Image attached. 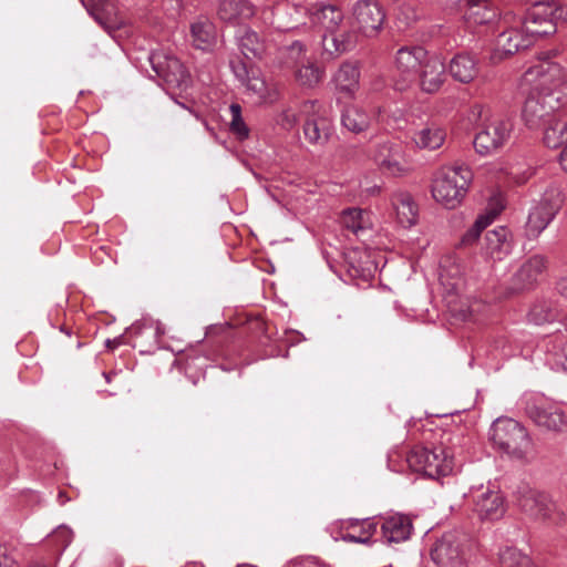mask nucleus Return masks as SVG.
<instances>
[{
    "instance_id": "obj_1",
    "label": "nucleus",
    "mask_w": 567,
    "mask_h": 567,
    "mask_svg": "<svg viewBox=\"0 0 567 567\" xmlns=\"http://www.w3.org/2000/svg\"><path fill=\"white\" fill-rule=\"evenodd\" d=\"M473 181L472 169L455 163L437 169L432 181L433 198L447 209L458 207L465 198Z\"/></svg>"
},
{
    "instance_id": "obj_2",
    "label": "nucleus",
    "mask_w": 567,
    "mask_h": 567,
    "mask_svg": "<svg viewBox=\"0 0 567 567\" xmlns=\"http://www.w3.org/2000/svg\"><path fill=\"white\" fill-rule=\"evenodd\" d=\"M493 444L509 457L529 463L535 458V450L527 430L511 417L496 419L489 430Z\"/></svg>"
},
{
    "instance_id": "obj_3",
    "label": "nucleus",
    "mask_w": 567,
    "mask_h": 567,
    "mask_svg": "<svg viewBox=\"0 0 567 567\" xmlns=\"http://www.w3.org/2000/svg\"><path fill=\"white\" fill-rule=\"evenodd\" d=\"M478 546L467 533H444L431 548V559L439 567H464L476 558Z\"/></svg>"
},
{
    "instance_id": "obj_4",
    "label": "nucleus",
    "mask_w": 567,
    "mask_h": 567,
    "mask_svg": "<svg viewBox=\"0 0 567 567\" xmlns=\"http://www.w3.org/2000/svg\"><path fill=\"white\" fill-rule=\"evenodd\" d=\"M516 503L520 512L533 522L559 526L565 523L566 514L553 496L528 485L517 489Z\"/></svg>"
},
{
    "instance_id": "obj_5",
    "label": "nucleus",
    "mask_w": 567,
    "mask_h": 567,
    "mask_svg": "<svg viewBox=\"0 0 567 567\" xmlns=\"http://www.w3.org/2000/svg\"><path fill=\"white\" fill-rule=\"evenodd\" d=\"M450 450L451 447L430 450L416 446L409 452L406 462L412 471L422 473L431 478H439L452 473L454 458L460 454L458 451Z\"/></svg>"
},
{
    "instance_id": "obj_6",
    "label": "nucleus",
    "mask_w": 567,
    "mask_h": 567,
    "mask_svg": "<svg viewBox=\"0 0 567 567\" xmlns=\"http://www.w3.org/2000/svg\"><path fill=\"white\" fill-rule=\"evenodd\" d=\"M567 103V93L561 90L542 89L529 95L523 107V120L529 128H540L555 116L554 112Z\"/></svg>"
},
{
    "instance_id": "obj_7",
    "label": "nucleus",
    "mask_w": 567,
    "mask_h": 567,
    "mask_svg": "<svg viewBox=\"0 0 567 567\" xmlns=\"http://www.w3.org/2000/svg\"><path fill=\"white\" fill-rule=\"evenodd\" d=\"M520 406L540 427L558 432L566 425V417L561 409L553 404L543 394L525 393L520 399Z\"/></svg>"
},
{
    "instance_id": "obj_8",
    "label": "nucleus",
    "mask_w": 567,
    "mask_h": 567,
    "mask_svg": "<svg viewBox=\"0 0 567 567\" xmlns=\"http://www.w3.org/2000/svg\"><path fill=\"white\" fill-rule=\"evenodd\" d=\"M514 124L511 118L494 117L475 134L473 146L481 156L497 153L509 141Z\"/></svg>"
},
{
    "instance_id": "obj_9",
    "label": "nucleus",
    "mask_w": 567,
    "mask_h": 567,
    "mask_svg": "<svg viewBox=\"0 0 567 567\" xmlns=\"http://www.w3.org/2000/svg\"><path fill=\"white\" fill-rule=\"evenodd\" d=\"M429 54L422 47H402L394 58V86L399 91L408 89L417 79L419 71Z\"/></svg>"
},
{
    "instance_id": "obj_10",
    "label": "nucleus",
    "mask_w": 567,
    "mask_h": 567,
    "mask_svg": "<svg viewBox=\"0 0 567 567\" xmlns=\"http://www.w3.org/2000/svg\"><path fill=\"white\" fill-rule=\"evenodd\" d=\"M473 514L482 522H494L505 514V502L502 493L489 486H481L471 491Z\"/></svg>"
},
{
    "instance_id": "obj_11",
    "label": "nucleus",
    "mask_w": 567,
    "mask_h": 567,
    "mask_svg": "<svg viewBox=\"0 0 567 567\" xmlns=\"http://www.w3.org/2000/svg\"><path fill=\"white\" fill-rule=\"evenodd\" d=\"M148 60L154 72L168 85L177 89L187 87L189 74L176 56L156 51L148 55Z\"/></svg>"
},
{
    "instance_id": "obj_12",
    "label": "nucleus",
    "mask_w": 567,
    "mask_h": 567,
    "mask_svg": "<svg viewBox=\"0 0 567 567\" xmlns=\"http://www.w3.org/2000/svg\"><path fill=\"white\" fill-rule=\"evenodd\" d=\"M358 43V33L349 21L343 22L338 28L322 34L323 54L331 59H337L342 54L351 52Z\"/></svg>"
},
{
    "instance_id": "obj_13",
    "label": "nucleus",
    "mask_w": 567,
    "mask_h": 567,
    "mask_svg": "<svg viewBox=\"0 0 567 567\" xmlns=\"http://www.w3.org/2000/svg\"><path fill=\"white\" fill-rule=\"evenodd\" d=\"M360 63L355 60H346L332 73L330 84L340 97L354 99L360 89Z\"/></svg>"
},
{
    "instance_id": "obj_14",
    "label": "nucleus",
    "mask_w": 567,
    "mask_h": 567,
    "mask_svg": "<svg viewBox=\"0 0 567 567\" xmlns=\"http://www.w3.org/2000/svg\"><path fill=\"white\" fill-rule=\"evenodd\" d=\"M372 158L384 174L401 176L408 172L402 146L398 143L386 141L377 144Z\"/></svg>"
},
{
    "instance_id": "obj_15",
    "label": "nucleus",
    "mask_w": 567,
    "mask_h": 567,
    "mask_svg": "<svg viewBox=\"0 0 567 567\" xmlns=\"http://www.w3.org/2000/svg\"><path fill=\"white\" fill-rule=\"evenodd\" d=\"M352 14L359 30L367 37L375 35L385 19L383 8L374 0H358L352 8Z\"/></svg>"
},
{
    "instance_id": "obj_16",
    "label": "nucleus",
    "mask_w": 567,
    "mask_h": 567,
    "mask_svg": "<svg viewBox=\"0 0 567 567\" xmlns=\"http://www.w3.org/2000/svg\"><path fill=\"white\" fill-rule=\"evenodd\" d=\"M332 528H339L337 535H333L336 540L369 544L377 532L378 524L371 518H349L341 520L338 525L332 526Z\"/></svg>"
},
{
    "instance_id": "obj_17",
    "label": "nucleus",
    "mask_w": 567,
    "mask_h": 567,
    "mask_svg": "<svg viewBox=\"0 0 567 567\" xmlns=\"http://www.w3.org/2000/svg\"><path fill=\"white\" fill-rule=\"evenodd\" d=\"M542 7L530 9L525 18L522 31L525 37L532 39V44L537 38L546 37L556 32V23H553L555 10L551 9L549 13L543 16L540 12Z\"/></svg>"
},
{
    "instance_id": "obj_18",
    "label": "nucleus",
    "mask_w": 567,
    "mask_h": 567,
    "mask_svg": "<svg viewBox=\"0 0 567 567\" xmlns=\"http://www.w3.org/2000/svg\"><path fill=\"white\" fill-rule=\"evenodd\" d=\"M309 21L312 24L322 27L324 30L323 33H328L347 20L341 8L333 4L317 2L309 7Z\"/></svg>"
},
{
    "instance_id": "obj_19",
    "label": "nucleus",
    "mask_w": 567,
    "mask_h": 567,
    "mask_svg": "<svg viewBox=\"0 0 567 567\" xmlns=\"http://www.w3.org/2000/svg\"><path fill=\"white\" fill-rule=\"evenodd\" d=\"M444 63L436 56H427L421 66L417 78L420 87L425 93L437 92L444 83Z\"/></svg>"
},
{
    "instance_id": "obj_20",
    "label": "nucleus",
    "mask_w": 567,
    "mask_h": 567,
    "mask_svg": "<svg viewBox=\"0 0 567 567\" xmlns=\"http://www.w3.org/2000/svg\"><path fill=\"white\" fill-rule=\"evenodd\" d=\"M546 259L540 255L528 258L513 275V289L523 290L533 286L546 269Z\"/></svg>"
},
{
    "instance_id": "obj_21",
    "label": "nucleus",
    "mask_w": 567,
    "mask_h": 567,
    "mask_svg": "<svg viewBox=\"0 0 567 567\" xmlns=\"http://www.w3.org/2000/svg\"><path fill=\"white\" fill-rule=\"evenodd\" d=\"M382 537L385 543H401L410 538L412 520L403 514H391L381 523Z\"/></svg>"
},
{
    "instance_id": "obj_22",
    "label": "nucleus",
    "mask_w": 567,
    "mask_h": 567,
    "mask_svg": "<svg viewBox=\"0 0 567 567\" xmlns=\"http://www.w3.org/2000/svg\"><path fill=\"white\" fill-rule=\"evenodd\" d=\"M309 19V7L302 4H287L276 8L272 23L278 30L289 31L306 24Z\"/></svg>"
},
{
    "instance_id": "obj_23",
    "label": "nucleus",
    "mask_w": 567,
    "mask_h": 567,
    "mask_svg": "<svg viewBox=\"0 0 567 567\" xmlns=\"http://www.w3.org/2000/svg\"><path fill=\"white\" fill-rule=\"evenodd\" d=\"M89 14L109 33L124 25V21L117 16L111 14V6L106 0H81Z\"/></svg>"
},
{
    "instance_id": "obj_24",
    "label": "nucleus",
    "mask_w": 567,
    "mask_h": 567,
    "mask_svg": "<svg viewBox=\"0 0 567 567\" xmlns=\"http://www.w3.org/2000/svg\"><path fill=\"white\" fill-rule=\"evenodd\" d=\"M511 231L506 227H497L486 233L484 252L493 259L502 260L512 251Z\"/></svg>"
},
{
    "instance_id": "obj_25",
    "label": "nucleus",
    "mask_w": 567,
    "mask_h": 567,
    "mask_svg": "<svg viewBox=\"0 0 567 567\" xmlns=\"http://www.w3.org/2000/svg\"><path fill=\"white\" fill-rule=\"evenodd\" d=\"M527 319L530 323L543 326L561 319L560 302L557 299H537L529 308Z\"/></svg>"
},
{
    "instance_id": "obj_26",
    "label": "nucleus",
    "mask_w": 567,
    "mask_h": 567,
    "mask_svg": "<svg viewBox=\"0 0 567 567\" xmlns=\"http://www.w3.org/2000/svg\"><path fill=\"white\" fill-rule=\"evenodd\" d=\"M243 85L259 103H274L278 99L277 86L268 82L258 70L251 72V75Z\"/></svg>"
},
{
    "instance_id": "obj_27",
    "label": "nucleus",
    "mask_w": 567,
    "mask_h": 567,
    "mask_svg": "<svg viewBox=\"0 0 567 567\" xmlns=\"http://www.w3.org/2000/svg\"><path fill=\"white\" fill-rule=\"evenodd\" d=\"M190 35L194 47L203 51L212 50L217 40L214 23L205 17L198 18L190 24Z\"/></svg>"
},
{
    "instance_id": "obj_28",
    "label": "nucleus",
    "mask_w": 567,
    "mask_h": 567,
    "mask_svg": "<svg viewBox=\"0 0 567 567\" xmlns=\"http://www.w3.org/2000/svg\"><path fill=\"white\" fill-rule=\"evenodd\" d=\"M217 12L223 21L236 23L250 19L255 14V7L249 0H220Z\"/></svg>"
},
{
    "instance_id": "obj_29",
    "label": "nucleus",
    "mask_w": 567,
    "mask_h": 567,
    "mask_svg": "<svg viewBox=\"0 0 567 567\" xmlns=\"http://www.w3.org/2000/svg\"><path fill=\"white\" fill-rule=\"evenodd\" d=\"M341 224L358 238H363L372 228L370 214L357 207L342 212Z\"/></svg>"
},
{
    "instance_id": "obj_30",
    "label": "nucleus",
    "mask_w": 567,
    "mask_h": 567,
    "mask_svg": "<svg viewBox=\"0 0 567 567\" xmlns=\"http://www.w3.org/2000/svg\"><path fill=\"white\" fill-rule=\"evenodd\" d=\"M449 71L454 80L470 83L478 73L477 61L468 53H458L451 60Z\"/></svg>"
},
{
    "instance_id": "obj_31",
    "label": "nucleus",
    "mask_w": 567,
    "mask_h": 567,
    "mask_svg": "<svg viewBox=\"0 0 567 567\" xmlns=\"http://www.w3.org/2000/svg\"><path fill=\"white\" fill-rule=\"evenodd\" d=\"M238 48L247 59H261L267 51V44L257 32L245 28L236 35Z\"/></svg>"
},
{
    "instance_id": "obj_32",
    "label": "nucleus",
    "mask_w": 567,
    "mask_h": 567,
    "mask_svg": "<svg viewBox=\"0 0 567 567\" xmlns=\"http://www.w3.org/2000/svg\"><path fill=\"white\" fill-rule=\"evenodd\" d=\"M496 18V10L491 0H467L464 19L470 25H481L492 22Z\"/></svg>"
},
{
    "instance_id": "obj_33",
    "label": "nucleus",
    "mask_w": 567,
    "mask_h": 567,
    "mask_svg": "<svg viewBox=\"0 0 567 567\" xmlns=\"http://www.w3.org/2000/svg\"><path fill=\"white\" fill-rule=\"evenodd\" d=\"M532 45V39L525 37L522 29H509L498 34L496 47L505 55H512Z\"/></svg>"
},
{
    "instance_id": "obj_34",
    "label": "nucleus",
    "mask_w": 567,
    "mask_h": 567,
    "mask_svg": "<svg viewBox=\"0 0 567 567\" xmlns=\"http://www.w3.org/2000/svg\"><path fill=\"white\" fill-rule=\"evenodd\" d=\"M446 137L444 128L436 124H429L414 133L413 141L419 148L437 150Z\"/></svg>"
},
{
    "instance_id": "obj_35",
    "label": "nucleus",
    "mask_w": 567,
    "mask_h": 567,
    "mask_svg": "<svg viewBox=\"0 0 567 567\" xmlns=\"http://www.w3.org/2000/svg\"><path fill=\"white\" fill-rule=\"evenodd\" d=\"M393 207L396 212L399 224L404 228L415 225L417 208L409 194H398L393 197Z\"/></svg>"
},
{
    "instance_id": "obj_36",
    "label": "nucleus",
    "mask_w": 567,
    "mask_h": 567,
    "mask_svg": "<svg viewBox=\"0 0 567 567\" xmlns=\"http://www.w3.org/2000/svg\"><path fill=\"white\" fill-rule=\"evenodd\" d=\"M544 144L549 148H557L564 144L567 137V120L557 118L556 115L546 121L543 126Z\"/></svg>"
},
{
    "instance_id": "obj_37",
    "label": "nucleus",
    "mask_w": 567,
    "mask_h": 567,
    "mask_svg": "<svg viewBox=\"0 0 567 567\" xmlns=\"http://www.w3.org/2000/svg\"><path fill=\"white\" fill-rule=\"evenodd\" d=\"M293 70H295L293 74H295V79H296L297 83L300 86L307 87V89H313L317 85H319V83L322 81L323 74H324V71L322 68H320L319 65H317L316 63H313L309 60H307L306 62H303L302 64H300L299 66H297Z\"/></svg>"
},
{
    "instance_id": "obj_38",
    "label": "nucleus",
    "mask_w": 567,
    "mask_h": 567,
    "mask_svg": "<svg viewBox=\"0 0 567 567\" xmlns=\"http://www.w3.org/2000/svg\"><path fill=\"white\" fill-rule=\"evenodd\" d=\"M279 60L284 66L288 69H296L308 60L306 44L296 40L290 44L280 48Z\"/></svg>"
},
{
    "instance_id": "obj_39",
    "label": "nucleus",
    "mask_w": 567,
    "mask_h": 567,
    "mask_svg": "<svg viewBox=\"0 0 567 567\" xmlns=\"http://www.w3.org/2000/svg\"><path fill=\"white\" fill-rule=\"evenodd\" d=\"M341 123L348 131L358 134L369 127L370 117L361 107L350 105L343 110Z\"/></svg>"
},
{
    "instance_id": "obj_40",
    "label": "nucleus",
    "mask_w": 567,
    "mask_h": 567,
    "mask_svg": "<svg viewBox=\"0 0 567 567\" xmlns=\"http://www.w3.org/2000/svg\"><path fill=\"white\" fill-rule=\"evenodd\" d=\"M306 140L316 145H324L331 135V125L324 118L307 120L303 125Z\"/></svg>"
},
{
    "instance_id": "obj_41",
    "label": "nucleus",
    "mask_w": 567,
    "mask_h": 567,
    "mask_svg": "<svg viewBox=\"0 0 567 567\" xmlns=\"http://www.w3.org/2000/svg\"><path fill=\"white\" fill-rule=\"evenodd\" d=\"M554 217L537 205L533 206L529 210L528 218L525 225V233L528 238L538 237L550 224Z\"/></svg>"
},
{
    "instance_id": "obj_42",
    "label": "nucleus",
    "mask_w": 567,
    "mask_h": 567,
    "mask_svg": "<svg viewBox=\"0 0 567 567\" xmlns=\"http://www.w3.org/2000/svg\"><path fill=\"white\" fill-rule=\"evenodd\" d=\"M547 360L556 370L567 371V340L556 337L546 344Z\"/></svg>"
},
{
    "instance_id": "obj_43",
    "label": "nucleus",
    "mask_w": 567,
    "mask_h": 567,
    "mask_svg": "<svg viewBox=\"0 0 567 567\" xmlns=\"http://www.w3.org/2000/svg\"><path fill=\"white\" fill-rule=\"evenodd\" d=\"M564 202L565 195L561 188L556 185H550L546 188L540 200L536 205L544 208V210L555 217L563 207Z\"/></svg>"
},
{
    "instance_id": "obj_44",
    "label": "nucleus",
    "mask_w": 567,
    "mask_h": 567,
    "mask_svg": "<svg viewBox=\"0 0 567 567\" xmlns=\"http://www.w3.org/2000/svg\"><path fill=\"white\" fill-rule=\"evenodd\" d=\"M498 559L502 567H535L527 554L512 546L502 548Z\"/></svg>"
},
{
    "instance_id": "obj_45",
    "label": "nucleus",
    "mask_w": 567,
    "mask_h": 567,
    "mask_svg": "<svg viewBox=\"0 0 567 567\" xmlns=\"http://www.w3.org/2000/svg\"><path fill=\"white\" fill-rule=\"evenodd\" d=\"M229 112L231 115L229 124L231 133L240 141L246 140L249 136V128L241 116L240 105L237 103L230 104Z\"/></svg>"
},
{
    "instance_id": "obj_46",
    "label": "nucleus",
    "mask_w": 567,
    "mask_h": 567,
    "mask_svg": "<svg viewBox=\"0 0 567 567\" xmlns=\"http://www.w3.org/2000/svg\"><path fill=\"white\" fill-rule=\"evenodd\" d=\"M73 539V532L64 526H59L51 535L50 542L55 546L54 556H60Z\"/></svg>"
},
{
    "instance_id": "obj_47",
    "label": "nucleus",
    "mask_w": 567,
    "mask_h": 567,
    "mask_svg": "<svg viewBox=\"0 0 567 567\" xmlns=\"http://www.w3.org/2000/svg\"><path fill=\"white\" fill-rule=\"evenodd\" d=\"M491 224L487 216L478 215L472 227L462 236L461 243L466 246L474 244L481 233Z\"/></svg>"
},
{
    "instance_id": "obj_48",
    "label": "nucleus",
    "mask_w": 567,
    "mask_h": 567,
    "mask_svg": "<svg viewBox=\"0 0 567 567\" xmlns=\"http://www.w3.org/2000/svg\"><path fill=\"white\" fill-rule=\"evenodd\" d=\"M155 326L156 337H161L165 333L164 328L159 321H154L151 318H143L141 320L135 321L128 329L132 334L140 336L142 334L145 328H153Z\"/></svg>"
},
{
    "instance_id": "obj_49",
    "label": "nucleus",
    "mask_w": 567,
    "mask_h": 567,
    "mask_svg": "<svg viewBox=\"0 0 567 567\" xmlns=\"http://www.w3.org/2000/svg\"><path fill=\"white\" fill-rule=\"evenodd\" d=\"M503 209H504V198L499 193H497V194H493L489 197L487 206L485 208V213L481 214V215L487 216L488 220L491 223H493Z\"/></svg>"
},
{
    "instance_id": "obj_50",
    "label": "nucleus",
    "mask_w": 567,
    "mask_h": 567,
    "mask_svg": "<svg viewBox=\"0 0 567 567\" xmlns=\"http://www.w3.org/2000/svg\"><path fill=\"white\" fill-rule=\"evenodd\" d=\"M229 65L233 74L241 84L248 80L251 72H255L254 69H248L247 64L239 59L231 60Z\"/></svg>"
},
{
    "instance_id": "obj_51",
    "label": "nucleus",
    "mask_w": 567,
    "mask_h": 567,
    "mask_svg": "<svg viewBox=\"0 0 567 567\" xmlns=\"http://www.w3.org/2000/svg\"><path fill=\"white\" fill-rule=\"evenodd\" d=\"M538 7H542L540 12L543 16H546L551 11V9L555 10V16L553 17V23H555L556 20L561 18V10L558 8L557 3L555 1H543L537 2L534 4L532 9H537Z\"/></svg>"
},
{
    "instance_id": "obj_52",
    "label": "nucleus",
    "mask_w": 567,
    "mask_h": 567,
    "mask_svg": "<svg viewBox=\"0 0 567 567\" xmlns=\"http://www.w3.org/2000/svg\"><path fill=\"white\" fill-rule=\"evenodd\" d=\"M285 567H328L326 565L319 564L315 560H292L285 565Z\"/></svg>"
},
{
    "instance_id": "obj_53",
    "label": "nucleus",
    "mask_w": 567,
    "mask_h": 567,
    "mask_svg": "<svg viewBox=\"0 0 567 567\" xmlns=\"http://www.w3.org/2000/svg\"><path fill=\"white\" fill-rule=\"evenodd\" d=\"M556 290L559 296L567 299V274L557 280Z\"/></svg>"
},
{
    "instance_id": "obj_54",
    "label": "nucleus",
    "mask_w": 567,
    "mask_h": 567,
    "mask_svg": "<svg viewBox=\"0 0 567 567\" xmlns=\"http://www.w3.org/2000/svg\"><path fill=\"white\" fill-rule=\"evenodd\" d=\"M123 342H124V336L121 334V336L115 337L114 339H106L105 346H106V348L113 350V349H116L117 347H120L121 344H123Z\"/></svg>"
},
{
    "instance_id": "obj_55",
    "label": "nucleus",
    "mask_w": 567,
    "mask_h": 567,
    "mask_svg": "<svg viewBox=\"0 0 567 567\" xmlns=\"http://www.w3.org/2000/svg\"><path fill=\"white\" fill-rule=\"evenodd\" d=\"M561 146H563V150L559 155V162H560L563 169L567 172V137Z\"/></svg>"
},
{
    "instance_id": "obj_56",
    "label": "nucleus",
    "mask_w": 567,
    "mask_h": 567,
    "mask_svg": "<svg viewBox=\"0 0 567 567\" xmlns=\"http://www.w3.org/2000/svg\"><path fill=\"white\" fill-rule=\"evenodd\" d=\"M29 567H52V561L51 559L48 560V559H44V558H35L30 565Z\"/></svg>"
},
{
    "instance_id": "obj_57",
    "label": "nucleus",
    "mask_w": 567,
    "mask_h": 567,
    "mask_svg": "<svg viewBox=\"0 0 567 567\" xmlns=\"http://www.w3.org/2000/svg\"><path fill=\"white\" fill-rule=\"evenodd\" d=\"M402 10H406V23L409 24L411 21L416 19V13L414 12L413 8L409 4H403Z\"/></svg>"
},
{
    "instance_id": "obj_58",
    "label": "nucleus",
    "mask_w": 567,
    "mask_h": 567,
    "mask_svg": "<svg viewBox=\"0 0 567 567\" xmlns=\"http://www.w3.org/2000/svg\"><path fill=\"white\" fill-rule=\"evenodd\" d=\"M0 567H14V563L8 556L0 554Z\"/></svg>"
},
{
    "instance_id": "obj_59",
    "label": "nucleus",
    "mask_w": 567,
    "mask_h": 567,
    "mask_svg": "<svg viewBox=\"0 0 567 567\" xmlns=\"http://www.w3.org/2000/svg\"><path fill=\"white\" fill-rule=\"evenodd\" d=\"M317 105H318V101L317 100L307 101V102L303 103L302 110L305 112H307L309 110L315 109Z\"/></svg>"
},
{
    "instance_id": "obj_60",
    "label": "nucleus",
    "mask_w": 567,
    "mask_h": 567,
    "mask_svg": "<svg viewBox=\"0 0 567 567\" xmlns=\"http://www.w3.org/2000/svg\"><path fill=\"white\" fill-rule=\"evenodd\" d=\"M461 0H442V3L445 6H454L458 3Z\"/></svg>"
},
{
    "instance_id": "obj_61",
    "label": "nucleus",
    "mask_w": 567,
    "mask_h": 567,
    "mask_svg": "<svg viewBox=\"0 0 567 567\" xmlns=\"http://www.w3.org/2000/svg\"><path fill=\"white\" fill-rule=\"evenodd\" d=\"M560 322L565 327V329L567 330V315L565 317H561Z\"/></svg>"
},
{
    "instance_id": "obj_62",
    "label": "nucleus",
    "mask_w": 567,
    "mask_h": 567,
    "mask_svg": "<svg viewBox=\"0 0 567 567\" xmlns=\"http://www.w3.org/2000/svg\"><path fill=\"white\" fill-rule=\"evenodd\" d=\"M400 10H401V12H399V14H398L399 19H401L402 13H404L406 11V10H402V8Z\"/></svg>"
},
{
    "instance_id": "obj_63",
    "label": "nucleus",
    "mask_w": 567,
    "mask_h": 567,
    "mask_svg": "<svg viewBox=\"0 0 567 567\" xmlns=\"http://www.w3.org/2000/svg\"><path fill=\"white\" fill-rule=\"evenodd\" d=\"M400 10H401V12H399V14H398L399 19H401L402 13H404L406 11V10H402V8Z\"/></svg>"
},
{
    "instance_id": "obj_64",
    "label": "nucleus",
    "mask_w": 567,
    "mask_h": 567,
    "mask_svg": "<svg viewBox=\"0 0 567 567\" xmlns=\"http://www.w3.org/2000/svg\"><path fill=\"white\" fill-rule=\"evenodd\" d=\"M377 190H379V187H378V186H374V187L372 188V193H374V192H377Z\"/></svg>"
}]
</instances>
